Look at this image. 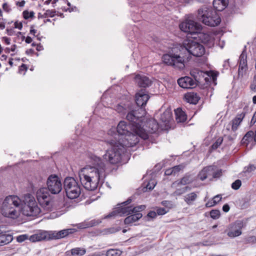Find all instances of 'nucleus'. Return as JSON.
Listing matches in <instances>:
<instances>
[{"label":"nucleus","instance_id":"nucleus-49","mask_svg":"<svg viewBox=\"0 0 256 256\" xmlns=\"http://www.w3.org/2000/svg\"><path fill=\"white\" fill-rule=\"evenodd\" d=\"M157 215L160 216L164 214L167 212L166 208H158L156 212Z\"/></svg>","mask_w":256,"mask_h":256},{"label":"nucleus","instance_id":"nucleus-51","mask_svg":"<svg viewBox=\"0 0 256 256\" xmlns=\"http://www.w3.org/2000/svg\"><path fill=\"white\" fill-rule=\"evenodd\" d=\"M256 242V237L255 236H250L246 239V243H255Z\"/></svg>","mask_w":256,"mask_h":256},{"label":"nucleus","instance_id":"nucleus-32","mask_svg":"<svg viewBox=\"0 0 256 256\" xmlns=\"http://www.w3.org/2000/svg\"><path fill=\"white\" fill-rule=\"evenodd\" d=\"M175 188L176 190L173 193V195L174 196H180L185 194L186 192L190 191L191 190V188L188 186H186L180 188H178V187Z\"/></svg>","mask_w":256,"mask_h":256},{"label":"nucleus","instance_id":"nucleus-5","mask_svg":"<svg viewBox=\"0 0 256 256\" xmlns=\"http://www.w3.org/2000/svg\"><path fill=\"white\" fill-rule=\"evenodd\" d=\"M108 142L112 148L106 151L103 156L104 159L111 164H116L120 162L124 148L118 144V142L116 140H111Z\"/></svg>","mask_w":256,"mask_h":256},{"label":"nucleus","instance_id":"nucleus-35","mask_svg":"<svg viewBox=\"0 0 256 256\" xmlns=\"http://www.w3.org/2000/svg\"><path fill=\"white\" fill-rule=\"evenodd\" d=\"M115 110L118 112L122 115L125 114L128 111L127 108L124 106V105L121 104L116 105V106Z\"/></svg>","mask_w":256,"mask_h":256},{"label":"nucleus","instance_id":"nucleus-55","mask_svg":"<svg viewBox=\"0 0 256 256\" xmlns=\"http://www.w3.org/2000/svg\"><path fill=\"white\" fill-rule=\"evenodd\" d=\"M147 216L148 217L153 218L156 216L157 214L154 211H150L148 214Z\"/></svg>","mask_w":256,"mask_h":256},{"label":"nucleus","instance_id":"nucleus-16","mask_svg":"<svg viewBox=\"0 0 256 256\" xmlns=\"http://www.w3.org/2000/svg\"><path fill=\"white\" fill-rule=\"evenodd\" d=\"M238 64V76L242 78L246 74L248 70L247 55L245 49L243 50L240 56Z\"/></svg>","mask_w":256,"mask_h":256},{"label":"nucleus","instance_id":"nucleus-43","mask_svg":"<svg viewBox=\"0 0 256 256\" xmlns=\"http://www.w3.org/2000/svg\"><path fill=\"white\" fill-rule=\"evenodd\" d=\"M48 240L50 239H58L57 238L58 232L56 231H49L48 232Z\"/></svg>","mask_w":256,"mask_h":256},{"label":"nucleus","instance_id":"nucleus-44","mask_svg":"<svg viewBox=\"0 0 256 256\" xmlns=\"http://www.w3.org/2000/svg\"><path fill=\"white\" fill-rule=\"evenodd\" d=\"M254 135V132L252 131L248 132L244 136V137L242 138V140L245 142L246 141L248 140L249 141L250 140H252V136Z\"/></svg>","mask_w":256,"mask_h":256},{"label":"nucleus","instance_id":"nucleus-34","mask_svg":"<svg viewBox=\"0 0 256 256\" xmlns=\"http://www.w3.org/2000/svg\"><path fill=\"white\" fill-rule=\"evenodd\" d=\"M122 252L119 250L110 249L105 254L106 256H120Z\"/></svg>","mask_w":256,"mask_h":256},{"label":"nucleus","instance_id":"nucleus-36","mask_svg":"<svg viewBox=\"0 0 256 256\" xmlns=\"http://www.w3.org/2000/svg\"><path fill=\"white\" fill-rule=\"evenodd\" d=\"M156 182L154 180H150L148 183L146 184V186L144 187V188H146V190H152L155 186Z\"/></svg>","mask_w":256,"mask_h":256},{"label":"nucleus","instance_id":"nucleus-29","mask_svg":"<svg viewBox=\"0 0 256 256\" xmlns=\"http://www.w3.org/2000/svg\"><path fill=\"white\" fill-rule=\"evenodd\" d=\"M176 119L178 122H183L186 120V116L181 108H178L175 110Z\"/></svg>","mask_w":256,"mask_h":256},{"label":"nucleus","instance_id":"nucleus-31","mask_svg":"<svg viewBox=\"0 0 256 256\" xmlns=\"http://www.w3.org/2000/svg\"><path fill=\"white\" fill-rule=\"evenodd\" d=\"M76 232V230L75 228H68L63 230L60 231L58 232V236L57 238H64L68 236L69 234H74V232Z\"/></svg>","mask_w":256,"mask_h":256},{"label":"nucleus","instance_id":"nucleus-6","mask_svg":"<svg viewBox=\"0 0 256 256\" xmlns=\"http://www.w3.org/2000/svg\"><path fill=\"white\" fill-rule=\"evenodd\" d=\"M132 202V198H129L126 201L120 204V206L116 208L114 211L106 216L104 218H108L116 216H127L132 214V212H141L145 209L146 206L144 205H140L134 208L132 206H126L131 203Z\"/></svg>","mask_w":256,"mask_h":256},{"label":"nucleus","instance_id":"nucleus-14","mask_svg":"<svg viewBox=\"0 0 256 256\" xmlns=\"http://www.w3.org/2000/svg\"><path fill=\"white\" fill-rule=\"evenodd\" d=\"M180 29L184 32L194 34L202 30L201 24L192 20L187 19L180 24Z\"/></svg>","mask_w":256,"mask_h":256},{"label":"nucleus","instance_id":"nucleus-41","mask_svg":"<svg viewBox=\"0 0 256 256\" xmlns=\"http://www.w3.org/2000/svg\"><path fill=\"white\" fill-rule=\"evenodd\" d=\"M210 216L213 219H218L220 216V212L216 210H212L210 212Z\"/></svg>","mask_w":256,"mask_h":256},{"label":"nucleus","instance_id":"nucleus-12","mask_svg":"<svg viewBox=\"0 0 256 256\" xmlns=\"http://www.w3.org/2000/svg\"><path fill=\"white\" fill-rule=\"evenodd\" d=\"M46 186L48 192L54 194H59L62 190L60 179L56 174H51L48 177Z\"/></svg>","mask_w":256,"mask_h":256},{"label":"nucleus","instance_id":"nucleus-37","mask_svg":"<svg viewBox=\"0 0 256 256\" xmlns=\"http://www.w3.org/2000/svg\"><path fill=\"white\" fill-rule=\"evenodd\" d=\"M256 169V166L254 164H250L244 168L243 172L249 174L250 173Z\"/></svg>","mask_w":256,"mask_h":256},{"label":"nucleus","instance_id":"nucleus-53","mask_svg":"<svg viewBox=\"0 0 256 256\" xmlns=\"http://www.w3.org/2000/svg\"><path fill=\"white\" fill-rule=\"evenodd\" d=\"M28 236L26 235H21L17 237V240L18 242H22L26 240Z\"/></svg>","mask_w":256,"mask_h":256},{"label":"nucleus","instance_id":"nucleus-8","mask_svg":"<svg viewBox=\"0 0 256 256\" xmlns=\"http://www.w3.org/2000/svg\"><path fill=\"white\" fill-rule=\"evenodd\" d=\"M64 188L67 197L70 199L78 198L81 193L80 185L72 177H67L64 179Z\"/></svg>","mask_w":256,"mask_h":256},{"label":"nucleus","instance_id":"nucleus-28","mask_svg":"<svg viewBox=\"0 0 256 256\" xmlns=\"http://www.w3.org/2000/svg\"><path fill=\"white\" fill-rule=\"evenodd\" d=\"M184 98L188 102L194 104H196L200 98L198 94L194 92H188L186 94Z\"/></svg>","mask_w":256,"mask_h":256},{"label":"nucleus","instance_id":"nucleus-54","mask_svg":"<svg viewBox=\"0 0 256 256\" xmlns=\"http://www.w3.org/2000/svg\"><path fill=\"white\" fill-rule=\"evenodd\" d=\"M2 8L6 12H10L11 10V8H10L9 6L7 3H4L2 4Z\"/></svg>","mask_w":256,"mask_h":256},{"label":"nucleus","instance_id":"nucleus-40","mask_svg":"<svg viewBox=\"0 0 256 256\" xmlns=\"http://www.w3.org/2000/svg\"><path fill=\"white\" fill-rule=\"evenodd\" d=\"M208 168H203L198 174V178L201 180H204L205 179H206L208 178L207 174H206V170Z\"/></svg>","mask_w":256,"mask_h":256},{"label":"nucleus","instance_id":"nucleus-59","mask_svg":"<svg viewBox=\"0 0 256 256\" xmlns=\"http://www.w3.org/2000/svg\"><path fill=\"white\" fill-rule=\"evenodd\" d=\"M105 256V254L104 252H94L92 254H90V256Z\"/></svg>","mask_w":256,"mask_h":256},{"label":"nucleus","instance_id":"nucleus-2","mask_svg":"<svg viewBox=\"0 0 256 256\" xmlns=\"http://www.w3.org/2000/svg\"><path fill=\"white\" fill-rule=\"evenodd\" d=\"M138 112L134 111L128 112L126 115V119L129 122H134L132 125V131L128 134H126L124 138H118V144L122 145L124 147H132L136 146L140 141V138L144 140H149L150 136L145 132L144 130L141 128L139 122L142 120V115L138 116Z\"/></svg>","mask_w":256,"mask_h":256},{"label":"nucleus","instance_id":"nucleus-42","mask_svg":"<svg viewBox=\"0 0 256 256\" xmlns=\"http://www.w3.org/2000/svg\"><path fill=\"white\" fill-rule=\"evenodd\" d=\"M242 185L241 180H236L232 184V188L234 190H238L240 188Z\"/></svg>","mask_w":256,"mask_h":256},{"label":"nucleus","instance_id":"nucleus-48","mask_svg":"<svg viewBox=\"0 0 256 256\" xmlns=\"http://www.w3.org/2000/svg\"><path fill=\"white\" fill-rule=\"evenodd\" d=\"M222 170H216H216L214 171L212 178H218L222 176Z\"/></svg>","mask_w":256,"mask_h":256},{"label":"nucleus","instance_id":"nucleus-10","mask_svg":"<svg viewBox=\"0 0 256 256\" xmlns=\"http://www.w3.org/2000/svg\"><path fill=\"white\" fill-rule=\"evenodd\" d=\"M182 50L187 51L190 54L200 57L204 54L205 48L204 46L199 42L194 40H187L183 44V47L180 46Z\"/></svg>","mask_w":256,"mask_h":256},{"label":"nucleus","instance_id":"nucleus-17","mask_svg":"<svg viewBox=\"0 0 256 256\" xmlns=\"http://www.w3.org/2000/svg\"><path fill=\"white\" fill-rule=\"evenodd\" d=\"M149 98L150 97L146 93L145 90H142L136 94V102L138 106L141 107V108L138 109V110H134L138 112V116H140L142 113L140 110L142 109L144 110L142 107L146 104Z\"/></svg>","mask_w":256,"mask_h":256},{"label":"nucleus","instance_id":"nucleus-3","mask_svg":"<svg viewBox=\"0 0 256 256\" xmlns=\"http://www.w3.org/2000/svg\"><path fill=\"white\" fill-rule=\"evenodd\" d=\"M22 200L15 195L6 197L1 206V212L5 217L16 218L20 215Z\"/></svg>","mask_w":256,"mask_h":256},{"label":"nucleus","instance_id":"nucleus-45","mask_svg":"<svg viewBox=\"0 0 256 256\" xmlns=\"http://www.w3.org/2000/svg\"><path fill=\"white\" fill-rule=\"evenodd\" d=\"M172 168V170H173L174 176L176 175L180 170H183L184 168V166L182 165H178L174 166Z\"/></svg>","mask_w":256,"mask_h":256},{"label":"nucleus","instance_id":"nucleus-63","mask_svg":"<svg viewBox=\"0 0 256 256\" xmlns=\"http://www.w3.org/2000/svg\"><path fill=\"white\" fill-rule=\"evenodd\" d=\"M6 238V236H0V243H2V244H6V242L5 240Z\"/></svg>","mask_w":256,"mask_h":256},{"label":"nucleus","instance_id":"nucleus-18","mask_svg":"<svg viewBox=\"0 0 256 256\" xmlns=\"http://www.w3.org/2000/svg\"><path fill=\"white\" fill-rule=\"evenodd\" d=\"M130 124H128L124 121H120L116 128L117 132L118 133V138H115L116 142L118 140V138H122L126 136V134H129L132 131V125L134 124L132 122H130Z\"/></svg>","mask_w":256,"mask_h":256},{"label":"nucleus","instance_id":"nucleus-60","mask_svg":"<svg viewBox=\"0 0 256 256\" xmlns=\"http://www.w3.org/2000/svg\"><path fill=\"white\" fill-rule=\"evenodd\" d=\"M222 210L224 212H228L230 210L229 206L228 204H225L224 205V206H222Z\"/></svg>","mask_w":256,"mask_h":256},{"label":"nucleus","instance_id":"nucleus-64","mask_svg":"<svg viewBox=\"0 0 256 256\" xmlns=\"http://www.w3.org/2000/svg\"><path fill=\"white\" fill-rule=\"evenodd\" d=\"M32 42V38L30 36H28L26 38V42L30 44Z\"/></svg>","mask_w":256,"mask_h":256},{"label":"nucleus","instance_id":"nucleus-58","mask_svg":"<svg viewBox=\"0 0 256 256\" xmlns=\"http://www.w3.org/2000/svg\"><path fill=\"white\" fill-rule=\"evenodd\" d=\"M213 200L208 201V202L206 204V206L207 208L212 207V206H214L216 204H214L213 202Z\"/></svg>","mask_w":256,"mask_h":256},{"label":"nucleus","instance_id":"nucleus-33","mask_svg":"<svg viewBox=\"0 0 256 256\" xmlns=\"http://www.w3.org/2000/svg\"><path fill=\"white\" fill-rule=\"evenodd\" d=\"M86 252V250L80 248H76L71 250V254L72 256L78 255L82 256L84 255Z\"/></svg>","mask_w":256,"mask_h":256},{"label":"nucleus","instance_id":"nucleus-15","mask_svg":"<svg viewBox=\"0 0 256 256\" xmlns=\"http://www.w3.org/2000/svg\"><path fill=\"white\" fill-rule=\"evenodd\" d=\"M244 223L242 220H237L230 224L228 228V236L230 238H235L242 234V229Z\"/></svg>","mask_w":256,"mask_h":256},{"label":"nucleus","instance_id":"nucleus-22","mask_svg":"<svg viewBox=\"0 0 256 256\" xmlns=\"http://www.w3.org/2000/svg\"><path fill=\"white\" fill-rule=\"evenodd\" d=\"M48 232L44 230H40L37 233L31 236L29 238L32 242H36L43 240H48Z\"/></svg>","mask_w":256,"mask_h":256},{"label":"nucleus","instance_id":"nucleus-62","mask_svg":"<svg viewBox=\"0 0 256 256\" xmlns=\"http://www.w3.org/2000/svg\"><path fill=\"white\" fill-rule=\"evenodd\" d=\"M2 40L5 42V43L7 44H10V38L6 37H3Z\"/></svg>","mask_w":256,"mask_h":256},{"label":"nucleus","instance_id":"nucleus-50","mask_svg":"<svg viewBox=\"0 0 256 256\" xmlns=\"http://www.w3.org/2000/svg\"><path fill=\"white\" fill-rule=\"evenodd\" d=\"M250 89L254 92H256V76L254 78V80L250 86Z\"/></svg>","mask_w":256,"mask_h":256},{"label":"nucleus","instance_id":"nucleus-57","mask_svg":"<svg viewBox=\"0 0 256 256\" xmlns=\"http://www.w3.org/2000/svg\"><path fill=\"white\" fill-rule=\"evenodd\" d=\"M14 27L20 30L22 28V24L21 22H16L14 23Z\"/></svg>","mask_w":256,"mask_h":256},{"label":"nucleus","instance_id":"nucleus-23","mask_svg":"<svg viewBox=\"0 0 256 256\" xmlns=\"http://www.w3.org/2000/svg\"><path fill=\"white\" fill-rule=\"evenodd\" d=\"M130 214V216H127L124 219V222L126 224H129L136 222L142 216V214L140 212H132Z\"/></svg>","mask_w":256,"mask_h":256},{"label":"nucleus","instance_id":"nucleus-19","mask_svg":"<svg viewBox=\"0 0 256 256\" xmlns=\"http://www.w3.org/2000/svg\"><path fill=\"white\" fill-rule=\"evenodd\" d=\"M180 86L184 88H192L196 86V81L189 76L180 78L178 80Z\"/></svg>","mask_w":256,"mask_h":256},{"label":"nucleus","instance_id":"nucleus-27","mask_svg":"<svg viewBox=\"0 0 256 256\" xmlns=\"http://www.w3.org/2000/svg\"><path fill=\"white\" fill-rule=\"evenodd\" d=\"M197 34H198V37L202 42L209 45L213 44V38L210 34L206 33L200 32Z\"/></svg>","mask_w":256,"mask_h":256},{"label":"nucleus","instance_id":"nucleus-38","mask_svg":"<svg viewBox=\"0 0 256 256\" xmlns=\"http://www.w3.org/2000/svg\"><path fill=\"white\" fill-rule=\"evenodd\" d=\"M204 168H208L206 170V172L207 174L208 178L210 176H213L214 171L216 169V166H210L206 167Z\"/></svg>","mask_w":256,"mask_h":256},{"label":"nucleus","instance_id":"nucleus-56","mask_svg":"<svg viewBox=\"0 0 256 256\" xmlns=\"http://www.w3.org/2000/svg\"><path fill=\"white\" fill-rule=\"evenodd\" d=\"M165 174L166 176L174 175L172 168H168L165 171Z\"/></svg>","mask_w":256,"mask_h":256},{"label":"nucleus","instance_id":"nucleus-26","mask_svg":"<svg viewBox=\"0 0 256 256\" xmlns=\"http://www.w3.org/2000/svg\"><path fill=\"white\" fill-rule=\"evenodd\" d=\"M212 4L214 10L220 12L226 8L228 4L227 0H214Z\"/></svg>","mask_w":256,"mask_h":256},{"label":"nucleus","instance_id":"nucleus-47","mask_svg":"<svg viewBox=\"0 0 256 256\" xmlns=\"http://www.w3.org/2000/svg\"><path fill=\"white\" fill-rule=\"evenodd\" d=\"M223 139L220 137L217 139L216 142L212 145V149H216L222 143Z\"/></svg>","mask_w":256,"mask_h":256},{"label":"nucleus","instance_id":"nucleus-39","mask_svg":"<svg viewBox=\"0 0 256 256\" xmlns=\"http://www.w3.org/2000/svg\"><path fill=\"white\" fill-rule=\"evenodd\" d=\"M170 118V114L169 112H164L161 116V120L164 122H168Z\"/></svg>","mask_w":256,"mask_h":256},{"label":"nucleus","instance_id":"nucleus-1","mask_svg":"<svg viewBox=\"0 0 256 256\" xmlns=\"http://www.w3.org/2000/svg\"><path fill=\"white\" fill-rule=\"evenodd\" d=\"M92 159L94 166L82 168L78 172L81 184L88 190H95L106 177L105 165L101 158L94 156Z\"/></svg>","mask_w":256,"mask_h":256},{"label":"nucleus","instance_id":"nucleus-13","mask_svg":"<svg viewBox=\"0 0 256 256\" xmlns=\"http://www.w3.org/2000/svg\"><path fill=\"white\" fill-rule=\"evenodd\" d=\"M142 113L140 116H142V118H140L142 120L141 122H139L140 125H141V128H143L145 132L148 134V133L152 134L155 132L158 128V125L156 121L154 118H150L147 120L146 122H144L146 119L144 116L145 114V112L142 109L140 110Z\"/></svg>","mask_w":256,"mask_h":256},{"label":"nucleus","instance_id":"nucleus-11","mask_svg":"<svg viewBox=\"0 0 256 256\" xmlns=\"http://www.w3.org/2000/svg\"><path fill=\"white\" fill-rule=\"evenodd\" d=\"M36 197L40 204L46 210L52 206V197L46 188H39L36 192Z\"/></svg>","mask_w":256,"mask_h":256},{"label":"nucleus","instance_id":"nucleus-61","mask_svg":"<svg viewBox=\"0 0 256 256\" xmlns=\"http://www.w3.org/2000/svg\"><path fill=\"white\" fill-rule=\"evenodd\" d=\"M25 3H26V2H25L24 0H22L20 2H17L16 4V6H19L20 7H22V6H24Z\"/></svg>","mask_w":256,"mask_h":256},{"label":"nucleus","instance_id":"nucleus-30","mask_svg":"<svg viewBox=\"0 0 256 256\" xmlns=\"http://www.w3.org/2000/svg\"><path fill=\"white\" fill-rule=\"evenodd\" d=\"M197 198L198 195L196 192H192L184 196V200L188 204L191 205L196 200Z\"/></svg>","mask_w":256,"mask_h":256},{"label":"nucleus","instance_id":"nucleus-21","mask_svg":"<svg viewBox=\"0 0 256 256\" xmlns=\"http://www.w3.org/2000/svg\"><path fill=\"white\" fill-rule=\"evenodd\" d=\"M135 80L138 86L142 88L148 87L152 84V80L144 75H136L135 77Z\"/></svg>","mask_w":256,"mask_h":256},{"label":"nucleus","instance_id":"nucleus-9","mask_svg":"<svg viewBox=\"0 0 256 256\" xmlns=\"http://www.w3.org/2000/svg\"><path fill=\"white\" fill-rule=\"evenodd\" d=\"M24 202L25 206L23 210V214L28 216H37L40 212V209L38 206L34 198L30 194L24 196Z\"/></svg>","mask_w":256,"mask_h":256},{"label":"nucleus","instance_id":"nucleus-20","mask_svg":"<svg viewBox=\"0 0 256 256\" xmlns=\"http://www.w3.org/2000/svg\"><path fill=\"white\" fill-rule=\"evenodd\" d=\"M194 178L192 174H186L180 180H176L172 184V188H177L180 185H186L192 183Z\"/></svg>","mask_w":256,"mask_h":256},{"label":"nucleus","instance_id":"nucleus-24","mask_svg":"<svg viewBox=\"0 0 256 256\" xmlns=\"http://www.w3.org/2000/svg\"><path fill=\"white\" fill-rule=\"evenodd\" d=\"M246 115L245 112H242L240 114H238L236 118L232 120V130L234 132L237 130L238 126H240L242 120Z\"/></svg>","mask_w":256,"mask_h":256},{"label":"nucleus","instance_id":"nucleus-4","mask_svg":"<svg viewBox=\"0 0 256 256\" xmlns=\"http://www.w3.org/2000/svg\"><path fill=\"white\" fill-rule=\"evenodd\" d=\"M197 18L206 25L215 26L220 22V18L218 12L212 8L202 7L198 10Z\"/></svg>","mask_w":256,"mask_h":256},{"label":"nucleus","instance_id":"nucleus-25","mask_svg":"<svg viewBox=\"0 0 256 256\" xmlns=\"http://www.w3.org/2000/svg\"><path fill=\"white\" fill-rule=\"evenodd\" d=\"M101 221L99 220H93L90 221H84L81 223L77 224L76 226L78 228L83 229L96 226Z\"/></svg>","mask_w":256,"mask_h":256},{"label":"nucleus","instance_id":"nucleus-52","mask_svg":"<svg viewBox=\"0 0 256 256\" xmlns=\"http://www.w3.org/2000/svg\"><path fill=\"white\" fill-rule=\"evenodd\" d=\"M222 199V197L220 195H216L215 196H214L212 198L213 200V203L217 204Z\"/></svg>","mask_w":256,"mask_h":256},{"label":"nucleus","instance_id":"nucleus-46","mask_svg":"<svg viewBox=\"0 0 256 256\" xmlns=\"http://www.w3.org/2000/svg\"><path fill=\"white\" fill-rule=\"evenodd\" d=\"M34 12H28L25 10L23 12L24 18L26 20L34 17Z\"/></svg>","mask_w":256,"mask_h":256},{"label":"nucleus","instance_id":"nucleus-7","mask_svg":"<svg viewBox=\"0 0 256 256\" xmlns=\"http://www.w3.org/2000/svg\"><path fill=\"white\" fill-rule=\"evenodd\" d=\"M176 48L172 50V52L165 54L162 56L164 63L168 66H173L178 69H183L184 68V56L180 52L176 51Z\"/></svg>","mask_w":256,"mask_h":256}]
</instances>
